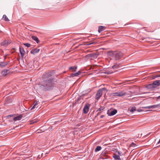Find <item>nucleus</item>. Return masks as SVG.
Returning <instances> with one entry per match:
<instances>
[{"label": "nucleus", "mask_w": 160, "mask_h": 160, "mask_svg": "<svg viewBox=\"0 0 160 160\" xmlns=\"http://www.w3.org/2000/svg\"><path fill=\"white\" fill-rule=\"evenodd\" d=\"M54 78L51 72H45L42 76V81L38 84L40 89L44 91L53 89L54 85Z\"/></svg>", "instance_id": "f257e3e1"}, {"label": "nucleus", "mask_w": 160, "mask_h": 160, "mask_svg": "<svg viewBox=\"0 0 160 160\" xmlns=\"http://www.w3.org/2000/svg\"><path fill=\"white\" fill-rule=\"evenodd\" d=\"M108 55L113 59L116 60H120L123 56V53L119 51H109Z\"/></svg>", "instance_id": "f03ea898"}, {"label": "nucleus", "mask_w": 160, "mask_h": 160, "mask_svg": "<svg viewBox=\"0 0 160 160\" xmlns=\"http://www.w3.org/2000/svg\"><path fill=\"white\" fill-rule=\"evenodd\" d=\"M107 91L106 88H104L99 89L97 92L95 96V98L97 100H98L100 97L102 96L103 92L104 91Z\"/></svg>", "instance_id": "7ed1b4c3"}, {"label": "nucleus", "mask_w": 160, "mask_h": 160, "mask_svg": "<svg viewBox=\"0 0 160 160\" xmlns=\"http://www.w3.org/2000/svg\"><path fill=\"white\" fill-rule=\"evenodd\" d=\"M126 92L122 91L119 92L113 93L112 94L113 96L122 97L126 95Z\"/></svg>", "instance_id": "20e7f679"}, {"label": "nucleus", "mask_w": 160, "mask_h": 160, "mask_svg": "<svg viewBox=\"0 0 160 160\" xmlns=\"http://www.w3.org/2000/svg\"><path fill=\"white\" fill-rule=\"evenodd\" d=\"M90 104L88 103H87L85 105L84 108H83V112L85 114H87L88 113L89 107L90 106Z\"/></svg>", "instance_id": "39448f33"}, {"label": "nucleus", "mask_w": 160, "mask_h": 160, "mask_svg": "<svg viewBox=\"0 0 160 160\" xmlns=\"http://www.w3.org/2000/svg\"><path fill=\"white\" fill-rule=\"evenodd\" d=\"M98 52L92 53L89 54L87 56L89 57H91L94 58H96L99 56Z\"/></svg>", "instance_id": "423d86ee"}, {"label": "nucleus", "mask_w": 160, "mask_h": 160, "mask_svg": "<svg viewBox=\"0 0 160 160\" xmlns=\"http://www.w3.org/2000/svg\"><path fill=\"white\" fill-rule=\"evenodd\" d=\"M11 42L10 40H5L1 43V45L4 47H7Z\"/></svg>", "instance_id": "0eeeda50"}, {"label": "nucleus", "mask_w": 160, "mask_h": 160, "mask_svg": "<svg viewBox=\"0 0 160 160\" xmlns=\"http://www.w3.org/2000/svg\"><path fill=\"white\" fill-rule=\"evenodd\" d=\"M117 112V111L116 109H114L113 110L110 112L109 110L107 111V114L108 116H112L115 115Z\"/></svg>", "instance_id": "6e6552de"}, {"label": "nucleus", "mask_w": 160, "mask_h": 160, "mask_svg": "<svg viewBox=\"0 0 160 160\" xmlns=\"http://www.w3.org/2000/svg\"><path fill=\"white\" fill-rule=\"evenodd\" d=\"M154 88H156L160 85V80H157L153 82L152 83Z\"/></svg>", "instance_id": "1a4fd4ad"}, {"label": "nucleus", "mask_w": 160, "mask_h": 160, "mask_svg": "<svg viewBox=\"0 0 160 160\" xmlns=\"http://www.w3.org/2000/svg\"><path fill=\"white\" fill-rule=\"evenodd\" d=\"M9 72V70L4 69L1 72V74L3 76H5L7 75Z\"/></svg>", "instance_id": "9d476101"}, {"label": "nucleus", "mask_w": 160, "mask_h": 160, "mask_svg": "<svg viewBox=\"0 0 160 160\" xmlns=\"http://www.w3.org/2000/svg\"><path fill=\"white\" fill-rule=\"evenodd\" d=\"M40 49H39L37 48H33L30 51V52L33 55H35L38 53L40 51Z\"/></svg>", "instance_id": "9b49d317"}, {"label": "nucleus", "mask_w": 160, "mask_h": 160, "mask_svg": "<svg viewBox=\"0 0 160 160\" xmlns=\"http://www.w3.org/2000/svg\"><path fill=\"white\" fill-rule=\"evenodd\" d=\"M19 52L21 55L22 58H23L25 53V52L24 50V49L23 48H22L21 47H20Z\"/></svg>", "instance_id": "f8f14e48"}, {"label": "nucleus", "mask_w": 160, "mask_h": 160, "mask_svg": "<svg viewBox=\"0 0 160 160\" xmlns=\"http://www.w3.org/2000/svg\"><path fill=\"white\" fill-rule=\"evenodd\" d=\"M12 102V100L11 99L9 98H8L6 99L4 101V105L6 106L8 105Z\"/></svg>", "instance_id": "ddd939ff"}, {"label": "nucleus", "mask_w": 160, "mask_h": 160, "mask_svg": "<svg viewBox=\"0 0 160 160\" xmlns=\"http://www.w3.org/2000/svg\"><path fill=\"white\" fill-rule=\"evenodd\" d=\"M22 115L21 114L18 116L14 118L13 120L14 121L20 120L22 118Z\"/></svg>", "instance_id": "4468645a"}, {"label": "nucleus", "mask_w": 160, "mask_h": 160, "mask_svg": "<svg viewBox=\"0 0 160 160\" xmlns=\"http://www.w3.org/2000/svg\"><path fill=\"white\" fill-rule=\"evenodd\" d=\"M113 158L115 160H121L120 156L115 153H114L112 156Z\"/></svg>", "instance_id": "2eb2a0df"}, {"label": "nucleus", "mask_w": 160, "mask_h": 160, "mask_svg": "<svg viewBox=\"0 0 160 160\" xmlns=\"http://www.w3.org/2000/svg\"><path fill=\"white\" fill-rule=\"evenodd\" d=\"M106 27L103 26H99L98 27V32L99 33L105 30L106 28Z\"/></svg>", "instance_id": "dca6fc26"}, {"label": "nucleus", "mask_w": 160, "mask_h": 160, "mask_svg": "<svg viewBox=\"0 0 160 160\" xmlns=\"http://www.w3.org/2000/svg\"><path fill=\"white\" fill-rule=\"evenodd\" d=\"M32 38L33 40L35 41L37 43H38L40 41L36 36H33L32 37Z\"/></svg>", "instance_id": "f3484780"}, {"label": "nucleus", "mask_w": 160, "mask_h": 160, "mask_svg": "<svg viewBox=\"0 0 160 160\" xmlns=\"http://www.w3.org/2000/svg\"><path fill=\"white\" fill-rule=\"evenodd\" d=\"M33 64V62L32 61H31L29 62L28 64V68H33V67H34V66Z\"/></svg>", "instance_id": "a211bd4d"}, {"label": "nucleus", "mask_w": 160, "mask_h": 160, "mask_svg": "<svg viewBox=\"0 0 160 160\" xmlns=\"http://www.w3.org/2000/svg\"><path fill=\"white\" fill-rule=\"evenodd\" d=\"M146 87L147 88L149 89H153V88H154V87L152 83L147 85L146 86Z\"/></svg>", "instance_id": "6ab92c4d"}, {"label": "nucleus", "mask_w": 160, "mask_h": 160, "mask_svg": "<svg viewBox=\"0 0 160 160\" xmlns=\"http://www.w3.org/2000/svg\"><path fill=\"white\" fill-rule=\"evenodd\" d=\"M120 64L119 63H116L114 65L112 66V68H118L120 66Z\"/></svg>", "instance_id": "aec40b11"}, {"label": "nucleus", "mask_w": 160, "mask_h": 160, "mask_svg": "<svg viewBox=\"0 0 160 160\" xmlns=\"http://www.w3.org/2000/svg\"><path fill=\"white\" fill-rule=\"evenodd\" d=\"M8 64V63L7 62H0V66L5 67Z\"/></svg>", "instance_id": "412c9836"}, {"label": "nucleus", "mask_w": 160, "mask_h": 160, "mask_svg": "<svg viewBox=\"0 0 160 160\" xmlns=\"http://www.w3.org/2000/svg\"><path fill=\"white\" fill-rule=\"evenodd\" d=\"M77 66H75L74 67H69V69L70 70H72V72L75 71L77 69Z\"/></svg>", "instance_id": "4be33fe9"}, {"label": "nucleus", "mask_w": 160, "mask_h": 160, "mask_svg": "<svg viewBox=\"0 0 160 160\" xmlns=\"http://www.w3.org/2000/svg\"><path fill=\"white\" fill-rule=\"evenodd\" d=\"M38 104V102L37 100L35 101L34 102V105L32 107V108H31V110L34 109L35 108V107Z\"/></svg>", "instance_id": "5701e85b"}, {"label": "nucleus", "mask_w": 160, "mask_h": 160, "mask_svg": "<svg viewBox=\"0 0 160 160\" xmlns=\"http://www.w3.org/2000/svg\"><path fill=\"white\" fill-rule=\"evenodd\" d=\"M153 107V105H152V106H148L142 107V108H145V109H147V108H148L149 109H154Z\"/></svg>", "instance_id": "b1692460"}, {"label": "nucleus", "mask_w": 160, "mask_h": 160, "mask_svg": "<svg viewBox=\"0 0 160 160\" xmlns=\"http://www.w3.org/2000/svg\"><path fill=\"white\" fill-rule=\"evenodd\" d=\"M2 18H4V20L6 21H9L8 18L7 17L6 15L4 14L3 15Z\"/></svg>", "instance_id": "393cba45"}, {"label": "nucleus", "mask_w": 160, "mask_h": 160, "mask_svg": "<svg viewBox=\"0 0 160 160\" xmlns=\"http://www.w3.org/2000/svg\"><path fill=\"white\" fill-rule=\"evenodd\" d=\"M102 148L100 146H98L96 147V148H95V152H97L99 151Z\"/></svg>", "instance_id": "a878e982"}, {"label": "nucleus", "mask_w": 160, "mask_h": 160, "mask_svg": "<svg viewBox=\"0 0 160 160\" xmlns=\"http://www.w3.org/2000/svg\"><path fill=\"white\" fill-rule=\"evenodd\" d=\"M136 111H137V110L135 107H132L130 110V112L132 113L133 112Z\"/></svg>", "instance_id": "bb28decb"}, {"label": "nucleus", "mask_w": 160, "mask_h": 160, "mask_svg": "<svg viewBox=\"0 0 160 160\" xmlns=\"http://www.w3.org/2000/svg\"><path fill=\"white\" fill-rule=\"evenodd\" d=\"M103 73L105 74H108L112 73V72L108 70H107L105 72H103Z\"/></svg>", "instance_id": "cd10ccee"}, {"label": "nucleus", "mask_w": 160, "mask_h": 160, "mask_svg": "<svg viewBox=\"0 0 160 160\" xmlns=\"http://www.w3.org/2000/svg\"><path fill=\"white\" fill-rule=\"evenodd\" d=\"M78 73H77V72L75 73H72L71 75V77H73L74 76H78Z\"/></svg>", "instance_id": "c85d7f7f"}, {"label": "nucleus", "mask_w": 160, "mask_h": 160, "mask_svg": "<svg viewBox=\"0 0 160 160\" xmlns=\"http://www.w3.org/2000/svg\"><path fill=\"white\" fill-rule=\"evenodd\" d=\"M153 106L154 109L158 108H160V104L153 105Z\"/></svg>", "instance_id": "c756f323"}, {"label": "nucleus", "mask_w": 160, "mask_h": 160, "mask_svg": "<svg viewBox=\"0 0 160 160\" xmlns=\"http://www.w3.org/2000/svg\"><path fill=\"white\" fill-rule=\"evenodd\" d=\"M23 44L26 46V47H30L31 46V45L28 43H24Z\"/></svg>", "instance_id": "7c9ffc66"}, {"label": "nucleus", "mask_w": 160, "mask_h": 160, "mask_svg": "<svg viewBox=\"0 0 160 160\" xmlns=\"http://www.w3.org/2000/svg\"><path fill=\"white\" fill-rule=\"evenodd\" d=\"M81 97H79L77 100H76V102L77 103H81V102L80 101V100H81Z\"/></svg>", "instance_id": "2f4dec72"}, {"label": "nucleus", "mask_w": 160, "mask_h": 160, "mask_svg": "<svg viewBox=\"0 0 160 160\" xmlns=\"http://www.w3.org/2000/svg\"><path fill=\"white\" fill-rule=\"evenodd\" d=\"M115 154H118L120 156H121V155L122 154V152H119L118 151H116Z\"/></svg>", "instance_id": "473e14b6"}, {"label": "nucleus", "mask_w": 160, "mask_h": 160, "mask_svg": "<svg viewBox=\"0 0 160 160\" xmlns=\"http://www.w3.org/2000/svg\"><path fill=\"white\" fill-rule=\"evenodd\" d=\"M141 108H142V107H140V108L137 109V111L138 112L143 111V110L141 109Z\"/></svg>", "instance_id": "72a5a7b5"}, {"label": "nucleus", "mask_w": 160, "mask_h": 160, "mask_svg": "<svg viewBox=\"0 0 160 160\" xmlns=\"http://www.w3.org/2000/svg\"><path fill=\"white\" fill-rule=\"evenodd\" d=\"M104 109V108L103 107H101L100 108H99L98 110L97 111H101L102 110H103Z\"/></svg>", "instance_id": "f704fd0d"}, {"label": "nucleus", "mask_w": 160, "mask_h": 160, "mask_svg": "<svg viewBox=\"0 0 160 160\" xmlns=\"http://www.w3.org/2000/svg\"><path fill=\"white\" fill-rule=\"evenodd\" d=\"M135 144H134V143L133 142H132L131 144L130 145V147H135Z\"/></svg>", "instance_id": "c9c22d12"}, {"label": "nucleus", "mask_w": 160, "mask_h": 160, "mask_svg": "<svg viewBox=\"0 0 160 160\" xmlns=\"http://www.w3.org/2000/svg\"><path fill=\"white\" fill-rule=\"evenodd\" d=\"M88 94V92H85L82 95L83 97L85 96H86Z\"/></svg>", "instance_id": "e433bc0d"}, {"label": "nucleus", "mask_w": 160, "mask_h": 160, "mask_svg": "<svg viewBox=\"0 0 160 160\" xmlns=\"http://www.w3.org/2000/svg\"><path fill=\"white\" fill-rule=\"evenodd\" d=\"M156 99L157 101L160 100V96L157 97H156Z\"/></svg>", "instance_id": "4c0bfd02"}, {"label": "nucleus", "mask_w": 160, "mask_h": 160, "mask_svg": "<svg viewBox=\"0 0 160 160\" xmlns=\"http://www.w3.org/2000/svg\"><path fill=\"white\" fill-rule=\"evenodd\" d=\"M87 91H88V92H88V93L89 92H90L91 91V90L90 89H88L87 90Z\"/></svg>", "instance_id": "58836bf2"}, {"label": "nucleus", "mask_w": 160, "mask_h": 160, "mask_svg": "<svg viewBox=\"0 0 160 160\" xmlns=\"http://www.w3.org/2000/svg\"><path fill=\"white\" fill-rule=\"evenodd\" d=\"M83 97H83V96L81 95V96H80L79 97H81V99H82V100L83 99Z\"/></svg>", "instance_id": "ea45409f"}, {"label": "nucleus", "mask_w": 160, "mask_h": 160, "mask_svg": "<svg viewBox=\"0 0 160 160\" xmlns=\"http://www.w3.org/2000/svg\"><path fill=\"white\" fill-rule=\"evenodd\" d=\"M14 115H9V116H8L7 117H13Z\"/></svg>", "instance_id": "a19ab883"}, {"label": "nucleus", "mask_w": 160, "mask_h": 160, "mask_svg": "<svg viewBox=\"0 0 160 160\" xmlns=\"http://www.w3.org/2000/svg\"><path fill=\"white\" fill-rule=\"evenodd\" d=\"M151 133V132H149L148 134H147L145 136V137H148L149 136V135H150Z\"/></svg>", "instance_id": "79ce46f5"}, {"label": "nucleus", "mask_w": 160, "mask_h": 160, "mask_svg": "<svg viewBox=\"0 0 160 160\" xmlns=\"http://www.w3.org/2000/svg\"><path fill=\"white\" fill-rule=\"evenodd\" d=\"M77 73H78V75L81 73V72L80 71H78Z\"/></svg>", "instance_id": "37998d69"}, {"label": "nucleus", "mask_w": 160, "mask_h": 160, "mask_svg": "<svg viewBox=\"0 0 160 160\" xmlns=\"http://www.w3.org/2000/svg\"><path fill=\"white\" fill-rule=\"evenodd\" d=\"M158 77H160V75H156L155 76V78H157Z\"/></svg>", "instance_id": "c03bdc74"}, {"label": "nucleus", "mask_w": 160, "mask_h": 160, "mask_svg": "<svg viewBox=\"0 0 160 160\" xmlns=\"http://www.w3.org/2000/svg\"><path fill=\"white\" fill-rule=\"evenodd\" d=\"M104 117V115H101V116L100 118H103Z\"/></svg>", "instance_id": "a18cd8bd"}, {"label": "nucleus", "mask_w": 160, "mask_h": 160, "mask_svg": "<svg viewBox=\"0 0 160 160\" xmlns=\"http://www.w3.org/2000/svg\"><path fill=\"white\" fill-rule=\"evenodd\" d=\"M94 43V42H92V43H90L88 44V45H91V44H93V43Z\"/></svg>", "instance_id": "49530a36"}, {"label": "nucleus", "mask_w": 160, "mask_h": 160, "mask_svg": "<svg viewBox=\"0 0 160 160\" xmlns=\"http://www.w3.org/2000/svg\"><path fill=\"white\" fill-rule=\"evenodd\" d=\"M101 113L100 112H98L97 114V116H98L99 115V114Z\"/></svg>", "instance_id": "de8ad7c7"}, {"label": "nucleus", "mask_w": 160, "mask_h": 160, "mask_svg": "<svg viewBox=\"0 0 160 160\" xmlns=\"http://www.w3.org/2000/svg\"><path fill=\"white\" fill-rule=\"evenodd\" d=\"M160 143V139H159V141H158V144H159V143Z\"/></svg>", "instance_id": "09e8293b"}, {"label": "nucleus", "mask_w": 160, "mask_h": 160, "mask_svg": "<svg viewBox=\"0 0 160 160\" xmlns=\"http://www.w3.org/2000/svg\"><path fill=\"white\" fill-rule=\"evenodd\" d=\"M98 116H97V115L95 116V118H96Z\"/></svg>", "instance_id": "8fccbe9b"}, {"label": "nucleus", "mask_w": 160, "mask_h": 160, "mask_svg": "<svg viewBox=\"0 0 160 160\" xmlns=\"http://www.w3.org/2000/svg\"><path fill=\"white\" fill-rule=\"evenodd\" d=\"M84 102H83L82 103V104H83Z\"/></svg>", "instance_id": "3c124183"}, {"label": "nucleus", "mask_w": 160, "mask_h": 160, "mask_svg": "<svg viewBox=\"0 0 160 160\" xmlns=\"http://www.w3.org/2000/svg\"><path fill=\"white\" fill-rule=\"evenodd\" d=\"M6 58L5 57V58H4V59H6Z\"/></svg>", "instance_id": "603ef678"}]
</instances>
